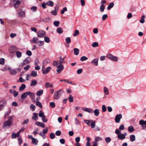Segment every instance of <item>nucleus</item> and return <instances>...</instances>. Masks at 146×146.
Instances as JSON below:
<instances>
[{
	"label": "nucleus",
	"instance_id": "obj_1",
	"mask_svg": "<svg viewBox=\"0 0 146 146\" xmlns=\"http://www.w3.org/2000/svg\"><path fill=\"white\" fill-rule=\"evenodd\" d=\"M63 93L62 90H57L54 94V98L56 100H58L60 97L61 94Z\"/></svg>",
	"mask_w": 146,
	"mask_h": 146
},
{
	"label": "nucleus",
	"instance_id": "obj_2",
	"mask_svg": "<svg viewBox=\"0 0 146 146\" xmlns=\"http://www.w3.org/2000/svg\"><path fill=\"white\" fill-rule=\"evenodd\" d=\"M17 48L15 46H10L9 48V51L11 54L13 55H15V52L17 50Z\"/></svg>",
	"mask_w": 146,
	"mask_h": 146
},
{
	"label": "nucleus",
	"instance_id": "obj_3",
	"mask_svg": "<svg viewBox=\"0 0 146 146\" xmlns=\"http://www.w3.org/2000/svg\"><path fill=\"white\" fill-rule=\"evenodd\" d=\"M84 123L89 126H91V128H94L95 126V123L94 121L91 120H85L84 121Z\"/></svg>",
	"mask_w": 146,
	"mask_h": 146
},
{
	"label": "nucleus",
	"instance_id": "obj_4",
	"mask_svg": "<svg viewBox=\"0 0 146 146\" xmlns=\"http://www.w3.org/2000/svg\"><path fill=\"white\" fill-rule=\"evenodd\" d=\"M12 119L13 117H9L8 121L4 123L3 126L4 127L10 126L13 123L12 122Z\"/></svg>",
	"mask_w": 146,
	"mask_h": 146
},
{
	"label": "nucleus",
	"instance_id": "obj_5",
	"mask_svg": "<svg viewBox=\"0 0 146 146\" xmlns=\"http://www.w3.org/2000/svg\"><path fill=\"white\" fill-rule=\"evenodd\" d=\"M31 61V59L30 57H28L25 59L23 62L21 64V66H22L29 63Z\"/></svg>",
	"mask_w": 146,
	"mask_h": 146
},
{
	"label": "nucleus",
	"instance_id": "obj_6",
	"mask_svg": "<svg viewBox=\"0 0 146 146\" xmlns=\"http://www.w3.org/2000/svg\"><path fill=\"white\" fill-rule=\"evenodd\" d=\"M8 70L10 74L13 75H15L18 71H20V69L19 68L15 69H11L10 68H9Z\"/></svg>",
	"mask_w": 146,
	"mask_h": 146
},
{
	"label": "nucleus",
	"instance_id": "obj_7",
	"mask_svg": "<svg viewBox=\"0 0 146 146\" xmlns=\"http://www.w3.org/2000/svg\"><path fill=\"white\" fill-rule=\"evenodd\" d=\"M37 35L39 37H43L45 35V32L42 30H40L38 32Z\"/></svg>",
	"mask_w": 146,
	"mask_h": 146
},
{
	"label": "nucleus",
	"instance_id": "obj_8",
	"mask_svg": "<svg viewBox=\"0 0 146 146\" xmlns=\"http://www.w3.org/2000/svg\"><path fill=\"white\" fill-rule=\"evenodd\" d=\"M122 118V115L121 114H117L116 115L115 118V120L117 123H119L120 119Z\"/></svg>",
	"mask_w": 146,
	"mask_h": 146
},
{
	"label": "nucleus",
	"instance_id": "obj_9",
	"mask_svg": "<svg viewBox=\"0 0 146 146\" xmlns=\"http://www.w3.org/2000/svg\"><path fill=\"white\" fill-rule=\"evenodd\" d=\"M64 69V66L63 65L60 64L57 66V69L56 70V71L59 73H60Z\"/></svg>",
	"mask_w": 146,
	"mask_h": 146
},
{
	"label": "nucleus",
	"instance_id": "obj_10",
	"mask_svg": "<svg viewBox=\"0 0 146 146\" xmlns=\"http://www.w3.org/2000/svg\"><path fill=\"white\" fill-rule=\"evenodd\" d=\"M51 68L50 66L47 67L42 72V73L44 74H46L49 72L50 70H51Z\"/></svg>",
	"mask_w": 146,
	"mask_h": 146
},
{
	"label": "nucleus",
	"instance_id": "obj_11",
	"mask_svg": "<svg viewBox=\"0 0 146 146\" xmlns=\"http://www.w3.org/2000/svg\"><path fill=\"white\" fill-rule=\"evenodd\" d=\"M98 59L97 58H95L92 60L91 62L93 65L97 66L98 65Z\"/></svg>",
	"mask_w": 146,
	"mask_h": 146
},
{
	"label": "nucleus",
	"instance_id": "obj_12",
	"mask_svg": "<svg viewBox=\"0 0 146 146\" xmlns=\"http://www.w3.org/2000/svg\"><path fill=\"white\" fill-rule=\"evenodd\" d=\"M9 92L11 94H13L15 97H16L18 95V93L16 91L12 90H9Z\"/></svg>",
	"mask_w": 146,
	"mask_h": 146
},
{
	"label": "nucleus",
	"instance_id": "obj_13",
	"mask_svg": "<svg viewBox=\"0 0 146 146\" xmlns=\"http://www.w3.org/2000/svg\"><path fill=\"white\" fill-rule=\"evenodd\" d=\"M6 101L5 100H3L0 101V106L3 108L6 105Z\"/></svg>",
	"mask_w": 146,
	"mask_h": 146
},
{
	"label": "nucleus",
	"instance_id": "obj_14",
	"mask_svg": "<svg viewBox=\"0 0 146 146\" xmlns=\"http://www.w3.org/2000/svg\"><path fill=\"white\" fill-rule=\"evenodd\" d=\"M35 124L38 126H40L42 128H44L45 126L44 124L38 121L36 122H35Z\"/></svg>",
	"mask_w": 146,
	"mask_h": 146
},
{
	"label": "nucleus",
	"instance_id": "obj_15",
	"mask_svg": "<svg viewBox=\"0 0 146 146\" xmlns=\"http://www.w3.org/2000/svg\"><path fill=\"white\" fill-rule=\"evenodd\" d=\"M28 95H29L31 99H34L35 98V94L34 93L29 91H27Z\"/></svg>",
	"mask_w": 146,
	"mask_h": 146
},
{
	"label": "nucleus",
	"instance_id": "obj_16",
	"mask_svg": "<svg viewBox=\"0 0 146 146\" xmlns=\"http://www.w3.org/2000/svg\"><path fill=\"white\" fill-rule=\"evenodd\" d=\"M117 137L118 139L121 140H123L124 139L125 137L123 136V134L120 133L119 134H118L117 136Z\"/></svg>",
	"mask_w": 146,
	"mask_h": 146
},
{
	"label": "nucleus",
	"instance_id": "obj_17",
	"mask_svg": "<svg viewBox=\"0 0 146 146\" xmlns=\"http://www.w3.org/2000/svg\"><path fill=\"white\" fill-rule=\"evenodd\" d=\"M33 115L32 117V119L35 121H36L38 119V115L37 113H33Z\"/></svg>",
	"mask_w": 146,
	"mask_h": 146
},
{
	"label": "nucleus",
	"instance_id": "obj_18",
	"mask_svg": "<svg viewBox=\"0 0 146 146\" xmlns=\"http://www.w3.org/2000/svg\"><path fill=\"white\" fill-rule=\"evenodd\" d=\"M28 96L27 91L23 93L21 96V98L22 99H25Z\"/></svg>",
	"mask_w": 146,
	"mask_h": 146
},
{
	"label": "nucleus",
	"instance_id": "obj_19",
	"mask_svg": "<svg viewBox=\"0 0 146 146\" xmlns=\"http://www.w3.org/2000/svg\"><path fill=\"white\" fill-rule=\"evenodd\" d=\"M53 87V85L50 83L48 82H47L46 83L45 85V87L46 88H52Z\"/></svg>",
	"mask_w": 146,
	"mask_h": 146
},
{
	"label": "nucleus",
	"instance_id": "obj_20",
	"mask_svg": "<svg viewBox=\"0 0 146 146\" xmlns=\"http://www.w3.org/2000/svg\"><path fill=\"white\" fill-rule=\"evenodd\" d=\"M46 5L48 6H49L52 7L54 5V3L52 1H49L46 3Z\"/></svg>",
	"mask_w": 146,
	"mask_h": 146
},
{
	"label": "nucleus",
	"instance_id": "obj_21",
	"mask_svg": "<svg viewBox=\"0 0 146 146\" xmlns=\"http://www.w3.org/2000/svg\"><path fill=\"white\" fill-rule=\"evenodd\" d=\"M44 41H41L39 40H38L36 42V44H37L39 46H42L44 44Z\"/></svg>",
	"mask_w": 146,
	"mask_h": 146
},
{
	"label": "nucleus",
	"instance_id": "obj_22",
	"mask_svg": "<svg viewBox=\"0 0 146 146\" xmlns=\"http://www.w3.org/2000/svg\"><path fill=\"white\" fill-rule=\"evenodd\" d=\"M37 84V81L34 80H33L31 81V86H35Z\"/></svg>",
	"mask_w": 146,
	"mask_h": 146
},
{
	"label": "nucleus",
	"instance_id": "obj_23",
	"mask_svg": "<svg viewBox=\"0 0 146 146\" xmlns=\"http://www.w3.org/2000/svg\"><path fill=\"white\" fill-rule=\"evenodd\" d=\"M30 75L33 77L36 76L37 75V72L34 70L32 71Z\"/></svg>",
	"mask_w": 146,
	"mask_h": 146
},
{
	"label": "nucleus",
	"instance_id": "obj_24",
	"mask_svg": "<svg viewBox=\"0 0 146 146\" xmlns=\"http://www.w3.org/2000/svg\"><path fill=\"white\" fill-rule=\"evenodd\" d=\"M26 87V86L25 84H22L19 88V90L20 91H23L25 88Z\"/></svg>",
	"mask_w": 146,
	"mask_h": 146
},
{
	"label": "nucleus",
	"instance_id": "obj_25",
	"mask_svg": "<svg viewBox=\"0 0 146 146\" xmlns=\"http://www.w3.org/2000/svg\"><path fill=\"white\" fill-rule=\"evenodd\" d=\"M94 112V113L95 115L96 116H98L99 113V110L98 109H96Z\"/></svg>",
	"mask_w": 146,
	"mask_h": 146
},
{
	"label": "nucleus",
	"instance_id": "obj_26",
	"mask_svg": "<svg viewBox=\"0 0 146 146\" xmlns=\"http://www.w3.org/2000/svg\"><path fill=\"white\" fill-rule=\"evenodd\" d=\"M74 54L77 55L79 54V50L78 48H75L74 49Z\"/></svg>",
	"mask_w": 146,
	"mask_h": 146
},
{
	"label": "nucleus",
	"instance_id": "obj_27",
	"mask_svg": "<svg viewBox=\"0 0 146 146\" xmlns=\"http://www.w3.org/2000/svg\"><path fill=\"white\" fill-rule=\"evenodd\" d=\"M21 2L20 1L17 0L16 1L14 4V5L16 8H18L19 7V5L20 4Z\"/></svg>",
	"mask_w": 146,
	"mask_h": 146
},
{
	"label": "nucleus",
	"instance_id": "obj_28",
	"mask_svg": "<svg viewBox=\"0 0 146 146\" xmlns=\"http://www.w3.org/2000/svg\"><path fill=\"white\" fill-rule=\"evenodd\" d=\"M15 54H16L17 57L18 58H19L21 56V53L19 51H17L15 52Z\"/></svg>",
	"mask_w": 146,
	"mask_h": 146
},
{
	"label": "nucleus",
	"instance_id": "obj_29",
	"mask_svg": "<svg viewBox=\"0 0 146 146\" xmlns=\"http://www.w3.org/2000/svg\"><path fill=\"white\" fill-rule=\"evenodd\" d=\"M19 15L20 17H25V13L24 11H22L20 10V11L19 13Z\"/></svg>",
	"mask_w": 146,
	"mask_h": 146
},
{
	"label": "nucleus",
	"instance_id": "obj_30",
	"mask_svg": "<svg viewBox=\"0 0 146 146\" xmlns=\"http://www.w3.org/2000/svg\"><path fill=\"white\" fill-rule=\"evenodd\" d=\"M57 32L59 34H62L63 32V31L61 27H60L58 28L56 30Z\"/></svg>",
	"mask_w": 146,
	"mask_h": 146
},
{
	"label": "nucleus",
	"instance_id": "obj_31",
	"mask_svg": "<svg viewBox=\"0 0 146 146\" xmlns=\"http://www.w3.org/2000/svg\"><path fill=\"white\" fill-rule=\"evenodd\" d=\"M43 93V90H40L37 91L36 93V95L37 96H41Z\"/></svg>",
	"mask_w": 146,
	"mask_h": 146
},
{
	"label": "nucleus",
	"instance_id": "obj_32",
	"mask_svg": "<svg viewBox=\"0 0 146 146\" xmlns=\"http://www.w3.org/2000/svg\"><path fill=\"white\" fill-rule=\"evenodd\" d=\"M105 9V6L103 4H102L100 6V9L101 12H103L104 11Z\"/></svg>",
	"mask_w": 146,
	"mask_h": 146
},
{
	"label": "nucleus",
	"instance_id": "obj_33",
	"mask_svg": "<svg viewBox=\"0 0 146 146\" xmlns=\"http://www.w3.org/2000/svg\"><path fill=\"white\" fill-rule=\"evenodd\" d=\"M38 40V38L35 37L33 38L32 40H31V42L32 43H36V42Z\"/></svg>",
	"mask_w": 146,
	"mask_h": 146
},
{
	"label": "nucleus",
	"instance_id": "obj_34",
	"mask_svg": "<svg viewBox=\"0 0 146 146\" xmlns=\"http://www.w3.org/2000/svg\"><path fill=\"white\" fill-rule=\"evenodd\" d=\"M135 139V135H131L130 136V140L132 141H133Z\"/></svg>",
	"mask_w": 146,
	"mask_h": 146
},
{
	"label": "nucleus",
	"instance_id": "obj_35",
	"mask_svg": "<svg viewBox=\"0 0 146 146\" xmlns=\"http://www.w3.org/2000/svg\"><path fill=\"white\" fill-rule=\"evenodd\" d=\"M114 4L113 3H110L109 5L107 7V9L108 10L110 9L114 6Z\"/></svg>",
	"mask_w": 146,
	"mask_h": 146
},
{
	"label": "nucleus",
	"instance_id": "obj_36",
	"mask_svg": "<svg viewBox=\"0 0 146 146\" xmlns=\"http://www.w3.org/2000/svg\"><path fill=\"white\" fill-rule=\"evenodd\" d=\"M128 130L129 132H132L134 130V129L132 126H131L128 127Z\"/></svg>",
	"mask_w": 146,
	"mask_h": 146
},
{
	"label": "nucleus",
	"instance_id": "obj_37",
	"mask_svg": "<svg viewBox=\"0 0 146 146\" xmlns=\"http://www.w3.org/2000/svg\"><path fill=\"white\" fill-rule=\"evenodd\" d=\"M104 93L107 95L109 94L108 90L106 87H104Z\"/></svg>",
	"mask_w": 146,
	"mask_h": 146
},
{
	"label": "nucleus",
	"instance_id": "obj_38",
	"mask_svg": "<svg viewBox=\"0 0 146 146\" xmlns=\"http://www.w3.org/2000/svg\"><path fill=\"white\" fill-rule=\"evenodd\" d=\"M44 113L43 112L42 110H40V111L39 113H38V115L40 117H41L42 118L45 115H44Z\"/></svg>",
	"mask_w": 146,
	"mask_h": 146
},
{
	"label": "nucleus",
	"instance_id": "obj_39",
	"mask_svg": "<svg viewBox=\"0 0 146 146\" xmlns=\"http://www.w3.org/2000/svg\"><path fill=\"white\" fill-rule=\"evenodd\" d=\"M68 100L70 102H72L73 101V98L72 96L70 94L68 98Z\"/></svg>",
	"mask_w": 146,
	"mask_h": 146
},
{
	"label": "nucleus",
	"instance_id": "obj_40",
	"mask_svg": "<svg viewBox=\"0 0 146 146\" xmlns=\"http://www.w3.org/2000/svg\"><path fill=\"white\" fill-rule=\"evenodd\" d=\"M36 105L37 106L40 108H42V106L41 103L39 101H36Z\"/></svg>",
	"mask_w": 146,
	"mask_h": 146
},
{
	"label": "nucleus",
	"instance_id": "obj_41",
	"mask_svg": "<svg viewBox=\"0 0 146 146\" xmlns=\"http://www.w3.org/2000/svg\"><path fill=\"white\" fill-rule=\"evenodd\" d=\"M145 17L144 15H142L141 17V20H140V22L142 23H143L145 22L144 18Z\"/></svg>",
	"mask_w": 146,
	"mask_h": 146
},
{
	"label": "nucleus",
	"instance_id": "obj_42",
	"mask_svg": "<svg viewBox=\"0 0 146 146\" xmlns=\"http://www.w3.org/2000/svg\"><path fill=\"white\" fill-rule=\"evenodd\" d=\"M88 59V58L85 56H83L80 59L81 61L83 62L84 61Z\"/></svg>",
	"mask_w": 146,
	"mask_h": 146
},
{
	"label": "nucleus",
	"instance_id": "obj_43",
	"mask_svg": "<svg viewBox=\"0 0 146 146\" xmlns=\"http://www.w3.org/2000/svg\"><path fill=\"white\" fill-rule=\"evenodd\" d=\"M92 46L94 47H96L98 46V42H95L92 44Z\"/></svg>",
	"mask_w": 146,
	"mask_h": 146
},
{
	"label": "nucleus",
	"instance_id": "obj_44",
	"mask_svg": "<svg viewBox=\"0 0 146 146\" xmlns=\"http://www.w3.org/2000/svg\"><path fill=\"white\" fill-rule=\"evenodd\" d=\"M107 109L105 105H103L102 106V111L103 112H104L106 111Z\"/></svg>",
	"mask_w": 146,
	"mask_h": 146
},
{
	"label": "nucleus",
	"instance_id": "obj_45",
	"mask_svg": "<svg viewBox=\"0 0 146 146\" xmlns=\"http://www.w3.org/2000/svg\"><path fill=\"white\" fill-rule=\"evenodd\" d=\"M66 42L68 44H69L71 42V39L70 37H67L65 39Z\"/></svg>",
	"mask_w": 146,
	"mask_h": 146
},
{
	"label": "nucleus",
	"instance_id": "obj_46",
	"mask_svg": "<svg viewBox=\"0 0 146 146\" xmlns=\"http://www.w3.org/2000/svg\"><path fill=\"white\" fill-rule=\"evenodd\" d=\"M111 141V139L109 137H106L105 138L106 142L107 143H109Z\"/></svg>",
	"mask_w": 146,
	"mask_h": 146
},
{
	"label": "nucleus",
	"instance_id": "obj_47",
	"mask_svg": "<svg viewBox=\"0 0 146 146\" xmlns=\"http://www.w3.org/2000/svg\"><path fill=\"white\" fill-rule=\"evenodd\" d=\"M31 67V66L30 65H27L24 68V70L27 71Z\"/></svg>",
	"mask_w": 146,
	"mask_h": 146
},
{
	"label": "nucleus",
	"instance_id": "obj_48",
	"mask_svg": "<svg viewBox=\"0 0 146 146\" xmlns=\"http://www.w3.org/2000/svg\"><path fill=\"white\" fill-rule=\"evenodd\" d=\"M50 107L52 108H53L55 107V104L54 102H50Z\"/></svg>",
	"mask_w": 146,
	"mask_h": 146
},
{
	"label": "nucleus",
	"instance_id": "obj_49",
	"mask_svg": "<svg viewBox=\"0 0 146 146\" xmlns=\"http://www.w3.org/2000/svg\"><path fill=\"white\" fill-rule=\"evenodd\" d=\"M44 40L45 42L47 43H49L50 42V39L48 37L45 36L44 38Z\"/></svg>",
	"mask_w": 146,
	"mask_h": 146
},
{
	"label": "nucleus",
	"instance_id": "obj_50",
	"mask_svg": "<svg viewBox=\"0 0 146 146\" xmlns=\"http://www.w3.org/2000/svg\"><path fill=\"white\" fill-rule=\"evenodd\" d=\"M39 134L42 136L43 139H45L46 138V135L44 134L42 132H41L38 133Z\"/></svg>",
	"mask_w": 146,
	"mask_h": 146
},
{
	"label": "nucleus",
	"instance_id": "obj_51",
	"mask_svg": "<svg viewBox=\"0 0 146 146\" xmlns=\"http://www.w3.org/2000/svg\"><path fill=\"white\" fill-rule=\"evenodd\" d=\"M79 34V31L77 30H76L73 34L74 36H76Z\"/></svg>",
	"mask_w": 146,
	"mask_h": 146
},
{
	"label": "nucleus",
	"instance_id": "obj_52",
	"mask_svg": "<svg viewBox=\"0 0 146 146\" xmlns=\"http://www.w3.org/2000/svg\"><path fill=\"white\" fill-rule=\"evenodd\" d=\"M67 11V8L66 7H64L61 11V13L62 14H64V12Z\"/></svg>",
	"mask_w": 146,
	"mask_h": 146
},
{
	"label": "nucleus",
	"instance_id": "obj_53",
	"mask_svg": "<svg viewBox=\"0 0 146 146\" xmlns=\"http://www.w3.org/2000/svg\"><path fill=\"white\" fill-rule=\"evenodd\" d=\"M50 137L51 139H54L55 137V135L54 133H51L50 135Z\"/></svg>",
	"mask_w": 146,
	"mask_h": 146
},
{
	"label": "nucleus",
	"instance_id": "obj_54",
	"mask_svg": "<svg viewBox=\"0 0 146 146\" xmlns=\"http://www.w3.org/2000/svg\"><path fill=\"white\" fill-rule=\"evenodd\" d=\"M111 60L113 61H117L118 60V58L116 56H113Z\"/></svg>",
	"mask_w": 146,
	"mask_h": 146
},
{
	"label": "nucleus",
	"instance_id": "obj_55",
	"mask_svg": "<svg viewBox=\"0 0 146 146\" xmlns=\"http://www.w3.org/2000/svg\"><path fill=\"white\" fill-rule=\"evenodd\" d=\"M53 23L54 26L57 27L59 26L60 22L59 21H55Z\"/></svg>",
	"mask_w": 146,
	"mask_h": 146
},
{
	"label": "nucleus",
	"instance_id": "obj_56",
	"mask_svg": "<svg viewBox=\"0 0 146 146\" xmlns=\"http://www.w3.org/2000/svg\"><path fill=\"white\" fill-rule=\"evenodd\" d=\"M5 59L3 58H1L0 59V64L1 65H3L5 64Z\"/></svg>",
	"mask_w": 146,
	"mask_h": 146
},
{
	"label": "nucleus",
	"instance_id": "obj_57",
	"mask_svg": "<svg viewBox=\"0 0 146 146\" xmlns=\"http://www.w3.org/2000/svg\"><path fill=\"white\" fill-rule=\"evenodd\" d=\"M108 15L107 14L104 15L102 17V20L103 21L105 20L107 18Z\"/></svg>",
	"mask_w": 146,
	"mask_h": 146
},
{
	"label": "nucleus",
	"instance_id": "obj_58",
	"mask_svg": "<svg viewBox=\"0 0 146 146\" xmlns=\"http://www.w3.org/2000/svg\"><path fill=\"white\" fill-rule=\"evenodd\" d=\"M42 119L43 122H46L47 121V119L46 117L45 116H44L42 118Z\"/></svg>",
	"mask_w": 146,
	"mask_h": 146
},
{
	"label": "nucleus",
	"instance_id": "obj_59",
	"mask_svg": "<svg viewBox=\"0 0 146 146\" xmlns=\"http://www.w3.org/2000/svg\"><path fill=\"white\" fill-rule=\"evenodd\" d=\"M25 81V80H24L22 77H20L19 80H17V82H23Z\"/></svg>",
	"mask_w": 146,
	"mask_h": 146
},
{
	"label": "nucleus",
	"instance_id": "obj_60",
	"mask_svg": "<svg viewBox=\"0 0 146 146\" xmlns=\"http://www.w3.org/2000/svg\"><path fill=\"white\" fill-rule=\"evenodd\" d=\"M48 128L46 127L45 129H43V130H42L43 133L44 134H46L48 132Z\"/></svg>",
	"mask_w": 146,
	"mask_h": 146
},
{
	"label": "nucleus",
	"instance_id": "obj_61",
	"mask_svg": "<svg viewBox=\"0 0 146 146\" xmlns=\"http://www.w3.org/2000/svg\"><path fill=\"white\" fill-rule=\"evenodd\" d=\"M139 123L141 125H145V121L143 120H141L139 121Z\"/></svg>",
	"mask_w": 146,
	"mask_h": 146
},
{
	"label": "nucleus",
	"instance_id": "obj_62",
	"mask_svg": "<svg viewBox=\"0 0 146 146\" xmlns=\"http://www.w3.org/2000/svg\"><path fill=\"white\" fill-rule=\"evenodd\" d=\"M119 129L120 130H123L124 129V126L123 124H121L119 126Z\"/></svg>",
	"mask_w": 146,
	"mask_h": 146
},
{
	"label": "nucleus",
	"instance_id": "obj_63",
	"mask_svg": "<svg viewBox=\"0 0 146 146\" xmlns=\"http://www.w3.org/2000/svg\"><path fill=\"white\" fill-rule=\"evenodd\" d=\"M53 64L54 66L57 67L58 66V62L57 61H54L53 62Z\"/></svg>",
	"mask_w": 146,
	"mask_h": 146
},
{
	"label": "nucleus",
	"instance_id": "obj_64",
	"mask_svg": "<svg viewBox=\"0 0 146 146\" xmlns=\"http://www.w3.org/2000/svg\"><path fill=\"white\" fill-rule=\"evenodd\" d=\"M61 134V132L60 131H57L55 133V134L56 135L59 136Z\"/></svg>",
	"mask_w": 146,
	"mask_h": 146
}]
</instances>
